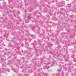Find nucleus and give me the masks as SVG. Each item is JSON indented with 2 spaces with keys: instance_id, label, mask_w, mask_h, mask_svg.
Listing matches in <instances>:
<instances>
[{
  "instance_id": "obj_1",
  "label": "nucleus",
  "mask_w": 76,
  "mask_h": 76,
  "mask_svg": "<svg viewBox=\"0 0 76 76\" xmlns=\"http://www.w3.org/2000/svg\"><path fill=\"white\" fill-rule=\"evenodd\" d=\"M28 19H29L30 20L31 19V18L29 17V16H28Z\"/></svg>"
},
{
  "instance_id": "obj_2",
  "label": "nucleus",
  "mask_w": 76,
  "mask_h": 76,
  "mask_svg": "<svg viewBox=\"0 0 76 76\" xmlns=\"http://www.w3.org/2000/svg\"><path fill=\"white\" fill-rule=\"evenodd\" d=\"M8 27H9V28H10V25H9V26H8Z\"/></svg>"
},
{
  "instance_id": "obj_3",
  "label": "nucleus",
  "mask_w": 76,
  "mask_h": 76,
  "mask_svg": "<svg viewBox=\"0 0 76 76\" xmlns=\"http://www.w3.org/2000/svg\"><path fill=\"white\" fill-rule=\"evenodd\" d=\"M0 76H3V75H0Z\"/></svg>"
},
{
  "instance_id": "obj_4",
  "label": "nucleus",
  "mask_w": 76,
  "mask_h": 76,
  "mask_svg": "<svg viewBox=\"0 0 76 76\" xmlns=\"http://www.w3.org/2000/svg\"><path fill=\"white\" fill-rule=\"evenodd\" d=\"M67 1V0H66Z\"/></svg>"
}]
</instances>
